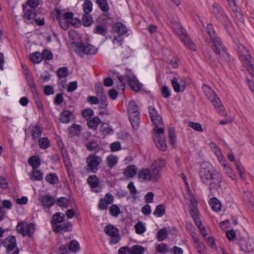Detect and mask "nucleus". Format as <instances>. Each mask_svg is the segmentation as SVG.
<instances>
[{"mask_svg":"<svg viewBox=\"0 0 254 254\" xmlns=\"http://www.w3.org/2000/svg\"><path fill=\"white\" fill-rule=\"evenodd\" d=\"M85 13H89L92 10L93 4L90 0H86L82 5Z\"/></svg>","mask_w":254,"mask_h":254,"instance_id":"nucleus-41","label":"nucleus"},{"mask_svg":"<svg viewBox=\"0 0 254 254\" xmlns=\"http://www.w3.org/2000/svg\"><path fill=\"white\" fill-rule=\"evenodd\" d=\"M130 249L131 254H144L146 251L145 248L139 245H134Z\"/></svg>","mask_w":254,"mask_h":254,"instance_id":"nucleus-34","label":"nucleus"},{"mask_svg":"<svg viewBox=\"0 0 254 254\" xmlns=\"http://www.w3.org/2000/svg\"><path fill=\"white\" fill-rule=\"evenodd\" d=\"M64 218V214L61 212H57L53 215L52 224L54 232L57 230V226H60L62 224Z\"/></svg>","mask_w":254,"mask_h":254,"instance_id":"nucleus-15","label":"nucleus"},{"mask_svg":"<svg viewBox=\"0 0 254 254\" xmlns=\"http://www.w3.org/2000/svg\"><path fill=\"white\" fill-rule=\"evenodd\" d=\"M209 203L212 209L214 211L218 212L221 210V204L218 199L216 198L211 199Z\"/></svg>","mask_w":254,"mask_h":254,"instance_id":"nucleus-30","label":"nucleus"},{"mask_svg":"<svg viewBox=\"0 0 254 254\" xmlns=\"http://www.w3.org/2000/svg\"><path fill=\"white\" fill-rule=\"evenodd\" d=\"M153 131L155 133L154 140L157 147L160 150L165 151L167 148V143L164 135V128H160Z\"/></svg>","mask_w":254,"mask_h":254,"instance_id":"nucleus-8","label":"nucleus"},{"mask_svg":"<svg viewBox=\"0 0 254 254\" xmlns=\"http://www.w3.org/2000/svg\"><path fill=\"white\" fill-rule=\"evenodd\" d=\"M43 174L37 169H32L30 178L33 181H41L43 179Z\"/></svg>","mask_w":254,"mask_h":254,"instance_id":"nucleus-29","label":"nucleus"},{"mask_svg":"<svg viewBox=\"0 0 254 254\" xmlns=\"http://www.w3.org/2000/svg\"><path fill=\"white\" fill-rule=\"evenodd\" d=\"M96 3L102 11L107 12L109 10V6L106 0H96Z\"/></svg>","mask_w":254,"mask_h":254,"instance_id":"nucleus-45","label":"nucleus"},{"mask_svg":"<svg viewBox=\"0 0 254 254\" xmlns=\"http://www.w3.org/2000/svg\"><path fill=\"white\" fill-rule=\"evenodd\" d=\"M127 82L132 90L137 92L140 90L141 88L140 84L137 79L133 76H130L129 77H127Z\"/></svg>","mask_w":254,"mask_h":254,"instance_id":"nucleus-22","label":"nucleus"},{"mask_svg":"<svg viewBox=\"0 0 254 254\" xmlns=\"http://www.w3.org/2000/svg\"><path fill=\"white\" fill-rule=\"evenodd\" d=\"M87 181L93 191H100V188L99 187V180L98 177L95 175L90 176L88 177Z\"/></svg>","mask_w":254,"mask_h":254,"instance_id":"nucleus-18","label":"nucleus"},{"mask_svg":"<svg viewBox=\"0 0 254 254\" xmlns=\"http://www.w3.org/2000/svg\"><path fill=\"white\" fill-rule=\"evenodd\" d=\"M223 167L225 173L228 175L233 180L236 179V175L234 173L233 169L231 168L229 164L227 162L226 159L223 162L220 163Z\"/></svg>","mask_w":254,"mask_h":254,"instance_id":"nucleus-23","label":"nucleus"},{"mask_svg":"<svg viewBox=\"0 0 254 254\" xmlns=\"http://www.w3.org/2000/svg\"><path fill=\"white\" fill-rule=\"evenodd\" d=\"M73 118V113L67 110L64 111L60 115V120L63 123H68Z\"/></svg>","mask_w":254,"mask_h":254,"instance_id":"nucleus-24","label":"nucleus"},{"mask_svg":"<svg viewBox=\"0 0 254 254\" xmlns=\"http://www.w3.org/2000/svg\"><path fill=\"white\" fill-rule=\"evenodd\" d=\"M150 118L152 124L154 126L153 130H157L160 128H164L162 117L158 111L153 106H150L148 108Z\"/></svg>","mask_w":254,"mask_h":254,"instance_id":"nucleus-7","label":"nucleus"},{"mask_svg":"<svg viewBox=\"0 0 254 254\" xmlns=\"http://www.w3.org/2000/svg\"><path fill=\"white\" fill-rule=\"evenodd\" d=\"M27 6L26 5H23V10L24 11V14L23 16L24 20L27 22L28 21L34 19L36 16V13L34 9H27Z\"/></svg>","mask_w":254,"mask_h":254,"instance_id":"nucleus-21","label":"nucleus"},{"mask_svg":"<svg viewBox=\"0 0 254 254\" xmlns=\"http://www.w3.org/2000/svg\"><path fill=\"white\" fill-rule=\"evenodd\" d=\"M210 147L212 151L216 156L218 161L221 163L224 162L226 160L224 156L222 155L221 149L214 142H211L210 143Z\"/></svg>","mask_w":254,"mask_h":254,"instance_id":"nucleus-20","label":"nucleus"},{"mask_svg":"<svg viewBox=\"0 0 254 254\" xmlns=\"http://www.w3.org/2000/svg\"><path fill=\"white\" fill-rule=\"evenodd\" d=\"M189 126L196 131L199 132L203 131V128L199 123L191 122L189 123Z\"/></svg>","mask_w":254,"mask_h":254,"instance_id":"nucleus-54","label":"nucleus"},{"mask_svg":"<svg viewBox=\"0 0 254 254\" xmlns=\"http://www.w3.org/2000/svg\"><path fill=\"white\" fill-rule=\"evenodd\" d=\"M110 213L114 217H118L121 211L117 204L111 205L109 208Z\"/></svg>","mask_w":254,"mask_h":254,"instance_id":"nucleus-44","label":"nucleus"},{"mask_svg":"<svg viewBox=\"0 0 254 254\" xmlns=\"http://www.w3.org/2000/svg\"><path fill=\"white\" fill-rule=\"evenodd\" d=\"M102 158L95 154H90L86 159L87 164V170L96 173L98 170V166L102 162Z\"/></svg>","mask_w":254,"mask_h":254,"instance_id":"nucleus-11","label":"nucleus"},{"mask_svg":"<svg viewBox=\"0 0 254 254\" xmlns=\"http://www.w3.org/2000/svg\"><path fill=\"white\" fill-rule=\"evenodd\" d=\"M57 204L62 208H66L68 206L69 201L65 197H61L58 199Z\"/></svg>","mask_w":254,"mask_h":254,"instance_id":"nucleus-46","label":"nucleus"},{"mask_svg":"<svg viewBox=\"0 0 254 254\" xmlns=\"http://www.w3.org/2000/svg\"><path fill=\"white\" fill-rule=\"evenodd\" d=\"M83 24L85 26H90L92 22V17L89 13H85L82 18Z\"/></svg>","mask_w":254,"mask_h":254,"instance_id":"nucleus-43","label":"nucleus"},{"mask_svg":"<svg viewBox=\"0 0 254 254\" xmlns=\"http://www.w3.org/2000/svg\"><path fill=\"white\" fill-rule=\"evenodd\" d=\"M169 139L172 145H174L176 143V134L173 127L169 128Z\"/></svg>","mask_w":254,"mask_h":254,"instance_id":"nucleus-50","label":"nucleus"},{"mask_svg":"<svg viewBox=\"0 0 254 254\" xmlns=\"http://www.w3.org/2000/svg\"><path fill=\"white\" fill-rule=\"evenodd\" d=\"M238 53L243 66L254 77V59L243 45L240 44L238 46Z\"/></svg>","mask_w":254,"mask_h":254,"instance_id":"nucleus-3","label":"nucleus"},{"mask_svg":"<svg viewBox=\"0 0 254 254\" xmlns=\"http://www.w3.org/2000/svg\"><path fill=\"white\" fill-rule=\"evenodd\" d=\"M164 165V160H158L155 162L151 169H144L140 171L138 177L143 180L156 182L160 176V168Z\"/></svg>","mask_w":254,"mask_h":254,"instance_id":"nucleus-2","label":"nucleus"},{"mask_svg":"<svg viewBox=\"0 0 254 254\" xmlns=\"http://www.w3.org/2000/svg\"><path fill=\"white\" fill-rule=\"evenodd\" d=\"M199 177L203 183L209 185L210 190L217 189L220 187L222 182L221 174L208 162L202 163L199 170Z\"/></svg>","mask_w":254,"mask_h":254,"instance_id":"nucleus-1","label":"nucleus"},{"mask_svg":"<svg viewBox=\"0 0 254 254\" xmlns=\"http://www.w3.org/2000/svg\"><path fill=\"white\" fill-rule=\"evenodd\" d=\"M75 50L78 54L94 55L97 52V49L94 46L84 43L77 44Z\"/></svg>","mask_w":254,"mask_h":254,"instance_id":"nucleus-13","label":"nucleus"},{"mask_svg":"<svg viewBox=\"0 0 254 254\" xmlns=\"http://www.w3.org/2000/svg\"><path fill=\"white\" fill-rule=\"evenodd\" d=\"M68 69L66 67L60 68L57 71V74L60 78H64L68 74Z\"/></svg>","mask_w":254,"mask_h":254,"instance_id":"nucleus-53","label":"nucleus"},{"mask_svg":"<svg viewBox=\"0 0 254 254\" xmlns=\"http://www.w3.org/2000/svg\"><path fill=\"white\" fill-rule=\"evenodd\" d=\"M171 25L174 32L179 36L180 39L183 41L186 46L190 50L195 51L196 46L190 38L186 35L183 27L177 19L171 21Z\"/></svg>","mask_w":254,"mask_h":254,"instance_id":"nucleus-4","label":"nucleus"},{"mask_svg":"<svg viewBox=\"0 0 254 254\" xmlns=\"http://www.w3.org/2000/svg\"><path fill=\"white\" fill-rule=\"evenodd\" d=\"M162 95L164 98H169L171 95V91L168 87L166 86H164L162 89Z\"/></svg>","mask_w":254,"mask_h":254,"instance_id":"nucleus-63","label":"nucleus"},{"mask_svg":"<svg viewBox=\"0 0 254 254\" xmlns=\"http://www.w3.org/2000/svg\"><path fill=\"white\" fill-rule=\"evenodd\" d=\"M168 235L167 230L166 228H163L159 230L157 234V239L159 241L161 242L167 238Z\"/></svg>","mask_w":254,"mask_h":254,"instance_id":"nucleus-42","label":"nucleus"},{"mask_svg":"<svg viewBox=\"0 0 254 254\" xmlns=\"http://www.w3.org/2000/svg\"><path fill=\"white\" fill-rule=\"evenodd\" d=\"M100 129L103 133H109L112 130L109 125L106 123H103L101 125Z\"/></svg>","mask_w":254,"mask_h":254,"instance_id":"nucleus-62","label":"nucleus"},{"mask_svg":"<svg viewBox=\"0 0 254 254\" xmlns=\"http://www.w3.org/2000/svg\"><path fill=\"white\" fill-rule=\"evenodd\" d=\"M207 33L209 35L211 40L217 37L215 35L212 25L209 24L207 26Z\"/></svg>","mask_w":254,"mask_h":254,"instance_id":"nucleus-56","label":"nucleus"},{"mask_svg":"<svg viewBox=\"0 0 254 254\" xmlns=\"http://www.w3.org/2000/svg\"><path fill=\"white\" fill-rule=\"evenodd\" d=\"M202 89L206 96L213 104L215 110L219 114H223L225 109L215 92L210 87L206 84L202 86Z\"/></svg>","mask_w":254,"mask_h":254,"instance_id":"nucleus-5","label":"nucleus"},{"mask_svg":"<svg viewBox=\"0 0 254 254\" xmlns=\"http://www.w3.org/2000/svg\"><path fill=\"white\" fill-rule=\"evenodd\" d=\"M187 198L190 199V201L191 203V204H190V215L193 218H196L197 217L198 213L197 208V201L195 197L190 193H189V196Z\"/></svg>","mask_w":254,"mask_h":254,"instance_id":"nucleus-17","label":"nucleus"},{"mask_svg":"<svg viewBox=\"0 0 254 254\" xmlns=\"http://www.w3.org/2000/svg\"><path fill=\"white\" fill-rule=\"evenodd\" d=\"M28 163L33 169H37L41 164V160L39 156H33L29 159Z\"/></svg>","mask_w":254,"mask_h":254,"instance_id":"nucleus-28","label":"nucleus"},{"mask_svg":"<svg viewBox=\"0 0 254 254\" xmlns=\"http://www.w3.org/2000/svg\"><path fill=\"white\" fill-rule=\"evenodd\" d=\"M98 103L100 104L101 108L105 109L108 106L106 96L99 98Z\"/></svg>","mask_w":254,"mask_h":254,"instance_id":"nucleus-61","label":"nucleus"},{"mask_svg":"<svg viewBox=\"0 0 254 254\" xmlns=\"http://www.w3.org/2000/svg\"><path fill=\"white\" fill-rule=\"evenodd\" d=\"M72 228L71 224L68 222H65L64 224H62L60 226H57V230L55 232L56 233H59L61 231H69L71 230Z\"/></svg>","mask_w":254,"mask_h":254,"instance_id":"nucleus-32","label":"nucleus"},{"mask_svg":"<svg viewBox=\"0 0 254 254\" xmlns=\"http://www.w3.org/2000/svg\"><path fill=\"white\" fill-rule=\"evenodd\" d=\"M113 29L115 32L118 33L120 35H124L127 32V29L125 25L121 23L115 24L113 26Z\"/></svg>","mask_w":254,"mask_h":254,"instance_id":"nucleus-27","label":"nucleus"},{"mask_svg":"<svg viewBox=\"0 0 254 254\" xmlns=\"http://www.w3.org/2000/svg\"><path fill=\"white\" fill-rule=\"evenodd\" d=\"M211 41L212 42V49L214 52L216 54L219 55L222 59H226L228 57V54L221 39L218 37H216L211 40Z\"/></svg>","mask_w":254,"mask_h":254,"instance_id":"nucleus-12","label":"nucleus"},{"mask_svg":"<svg viewBox=\"0 0 254 254\" xmlns=\"http://www.w3.org/2000/svg\"><path fill=\"white\" fill-rule=\"evenodd\" d=\"M41 55L42 59H44L47 60H51L53 57L52 53L48 50H44Z\"/></svg>","mask_w":254,"mask_h":254,"instance_id":"nucleus-64","label":"nucleus"},{"mask_svg":"<svg viewBox=\"0 0 254 254\" xmlns=\"http://www.w3.org/2000/svg\"><path fill=\"white\" fill-rule=\"evenodd\" d=\"M165 213V206L164 204H160L156 206L153 214L158 217L162 216Z\"/></svg>","mask_w":254,"mask_h":254,"instance_id":"nucleus-36","label":"nucleus"},{"mask_svg":"<svg viewBox=\"0 0 254 254\" xmlns=\"http://www.w3.org/2000/svg\"><path fill=\"white\" fill-rule=\"evenodd\" d=\"M68 249L69 252L75 253L79 251L80 246L78 242L75 240L70 241L68 245Z\"/></svg>","mask_w":254,"mask_h":254,"instance_id":"nucleus-38","label":"nucleus"},{"mask_svg":"<svg viewBox=\"0 0 254 254\" xmlns=\"http://www.w3.org/2000/svg\"><path fill=\"white\" fill-rule=\"evenodd\" d=\"M156 250L158 252L165 254L168 252V247L167 245L162 243L156 246Z\"/></svg>","mask_w":254,"mask_h":254,"instance_id":"nucleus-55","label":"nucleus"},{"mask_svg":"<svg viewBox=\"0 0 254 254\" xmlns=\"http://www.w3.org/2000/svg\"><path fill=\"white\" fill-rule=\"evenodd\" d=\"M127 112L132 127L137 128L140 123V117L138 107L134 101L128 103Z\"/></svg>","mask_w":254,"mask_h":254,"instance_id":"nucleus-6","label":"nucleus"},{"mask_svg":"<svg viewBox=\"0 0 254 254\" xmlns=\"http://www.w3.org/2000/svg\"><path fill=\"white\" fill-rule=\"evenodd\" d=\"M171 83L174 90L176 92L183 91L186 86V82L184 80H179L177 77H174L171 80Z\"/></svg>","mask_w":254,"mask_h":254,"instance_id":"nucleus-16","label":"nucleus"},{"mask_svg":"<svg viewBox=\"0 0 254 254\" xmlns=\"http://www.w3.org/2000/svg\"><path fill=\"white\" fill-rule=\"evenodd\" d=\"M2 244L6 249L7 254H19V250L16 246V241L14 236H8L2 242Z\"/></svg>","mask_w":254,"mask_h":254,"instance_id":"nucleus-9","label":"nucleus"},{"mask_svg":"<svg viewBox=\"0 0 254 254\" xmlns=\"http://www.w3.org/2000/svg\"><path fill=\"white\" fill-rule=\"evenodd\" d=\"M42 131V129L39 126H35L31 130L32 137L34 139L39 138Z\"/></svg>","mask_w":254,"mask_h":254,"instance_id":"nucleus-39","label":"nucleus"},{"mask_svg":"<svg viewBox=\"0 0 254 254\" xmlns=\"http://www.w3.org/2000/svg\"><path fill=\"white\" fill-rule=\"evenodd\" d=\"M94 32L98 34L104 35L107 33V29L105 25L98 24L94 29Z\"/></svg>","mask_w":254,"mask_h":254,"instance_id":"nucleus-47","label":"nucleus"},{"mask_svg":"<svg viewBox=\"0 0 254 254\" xmlns=\"http://www.w3.org/2000/svg\"><path fill=\"white\" fill-rule=\"evenodd\" d=\"M81 127L79 125L73 124L69 128V134L71 136L78 135L80 133Z\"/></svg>","mask_w":254,"mask_h":254,"instance_id":"nucleus-37","label":"nucleus"},{"mask_svg":"<svg viewBox=\"0 0 254 254\" xmlns=\"http://www.w3.org/2000/svg\"><path fill=\"white\" fill-rule=\"evenodd\" d=\"M118 254H131V249L127 246L122 247L119 249Z\"/></svg>","mask_w":254,"mask_h":254,"instance_id":"nucleus-60","label":"nucleus"},{"mask_svg":"<svg viewBox=\"0 0 254 254\" xmlns=\"http://www.w3.org/2000/svg\"><path fill=\"white\" fill-rule=\"evenodd\" d=\"M31 61L34 63H40L42 61V56L40 53L35 52L30 55Z\"/></svg>","mask_w":254,"mask_h":254,"instance_id":"nucleus-40","label":"nucleus"},{"mask_svg":"<svg viewBox=\"0 0 254 254\" xmlns=\"http://www.w3.org/2000/svg\"><path fill=\"white\" fill-rule=\"evenodd\" d=\"M104 231L106 234L111 237V243L115 244L118 243L120 237L119 235V231L117 228L112 225H108L105 227Z\"/></svg>","mask_w":254,"mask_h":254,"instance_id":"nucleus-14","label":"nucleus"},{"mask_svg":"<svg viewBox=\"0 0 254 254\" xmlns=\"http://www.w3.org/2000/svg\"><path fill=\"white\" fill-rule=\"evenodd\" d=\"M117 162L118 159L114 155H110L107 158V163L110 168H112Z\"/></svg>","mask_w":254,"mask_h":254,"instance_id":"nucleus-51","label":"nucleus"},{"mask_svg":"<svg viewBox=\"0 0 254 254\" xmlns=\"http://www.w3.org/2000/svg\"><path fill=\"white\" fill-rule=\"evenodd\" d=\"M16 230L24 237L26 236L31 237L35 231L34 225L33 223L22 221L18 223Z\"/></svg>","mask_w":254,"mask_h":254,"instance_id":"nucleus-10","label":"nucleus"},{"mask_svg":"<svg viewBox=\"0 0 254 254\" xmlns=\"http://www.w3.org/2000/svg\"><path fill=\"white\" fill-rule=\"evenodd\" d=\"M46 180L50 184L55 185L59 183V179L55 173H49L45 177Z\"/></svg>","mask_w":254,"mask_h":254,"instance_id":"nucleus-33","label":"nucleus"},{"mask_svg":"<svg viewBox=\"0 0 254 254\" xmlns=\"http://www.w3.org/2000/svg\"><path fill=\"white\" fill-rule=\"evenodd\" d=\"M39 144L41 148L46 149L50 146V141L46 137H42L39 139Z\"/></svg>","mask_w":254,"mask_h":254,"instance_id":"nucleus-52","label":"nucleus"},{"mask_svg":"<svg viewBox=\"0 0 254 254\" xmlns=\"http://www.w3.org/2000/svg\"><path fill=\"white\" fill-rule=\"evenodd\" d=\"M82 115L86 119H89L93 115V111L91 109H85L82 111Z\"/></svg>","mask_w":254,"mask_h":254,"instance_id":"nucleus-59","label":"nucleus"},{"mask_svg":"<svg viewBox=\"0 0 254 254\" xmlns=\"http://www.w3.org/2000/svg\"><path fill=\"white\" fill-rule=\"evenodd\" d=\"M39 3V0H27L26 4L25 5H27L31 8L34 9L38 6Z\"/></svg>","mask_w":254,"mask_h":254,"instance_id":"nucleus-58","label":"nucleus"},{"mask_svg":"<svg viewBox=\"0 0 254 254\" xmlns=\"http://www.w3.org/2000/svg\"><path fill=\"white\" fill-rule=\"evenodd\" d=\"M100 123L101 120L98 117L93 118L87 122L88 127L93 129H96Z\"/></svg>","mask_w":254,"mask_h":254,"instance_id":"nucleus-35","label":"nucleus"},{"mask_svg":"<svg viewBox=\"0 0 254 254\" xmlns=\"http://www.w3.org/2000/svg\"><path fill=\"white\" fill-rule=\"evenodd\" d=\"M41 202L44 208H50L55 203L54 198L48 195H44L41 198Z\"/></svg>","mask_w":254,"mask_h":254,"instance_id":"nucleus-25","label":"nucleus"},{"mask_svg":"<svg viewBox=\"0 0 254 254\" xmlns=\"http://www.w3.org/2000/svg\"><path fill=\"white\" fill-rule=\"evenodd\" d=\"M137 173V169L134 165H129L127 167L124 172L125 175L127 177H133Z\"/></svg>","mask_w":254,"mask_h":254,"instance_id":"nucleus-31","label":"nucleus"},{"mask_svg":"<svg viewBox=\"0 0 254 254\" xmlns=\"http://www.w3.org/2000/svg\"><path fill=\"white\" fill-rule=\"evenodd\" d=\"M240 246L241 249L246 253H250L254 251V241L252 239L245 240Z\"/></svg>","mask_w":254,"mask_h":254,"instance_id":"nucleus-19","label":"nucleus"},{"mask_svg":"<svg viewBox=\"0 0 254 254\" xmlns=\"http://www.w3.org/2000/svg\"><path fill=\"white\" fill-rule=\"evenodd\" d=\"M96 91L98 98L106 96L104 92V88L100 82L97 83L96 84Z\"/></svg>","mask_w":254,"mask_h":254,"instance_id":"nucleus-49","label":"nucleus"},{"mask_svg":"<svg viewBox=\"0 0 254 254\" xmlns=\"http://www.w3.org/2000/svg\"><path fill=\"white\" fill-rule=\"evenodd\" d=\"M57 18L59 20L61 27L64 30H66L70 24L72 25H74L73 22L62 18L61 13L59 11H57Z\"/></svg>","mask_w":254,"mask_h":254,"instance_id":"nucleus-26","label":"nucleus"},{"mask_svg":"<svg viewBox=\"0 0 254 254\" xmlns=\"http://www.w3.org/2000/svg\"><path fill=\"white\" fill-rule=\"evenodd\" d=\"M135 232L138 234H142L146 230V228L144 224L142 222H139L134 226Z\"/></svg>","mask_w":254,"mask_h":254,"instance_id":"nucleus-48","label":"nucleus"},{"mask_svg":"<svg viewBox=\"0 0 254 254\" xmlns=\"http://www.w3.org/2000/svg\"><path fill=\"white\" fill-rule=\"evenodd\" d=\"M194 241L196 244V247L199 253L200 254H203L204 251V245L199 242L198 238L195 239Z\"/></svg>","mask_w":254,"mask_h":254,"instance_id":"nucleus-57","label":"nucleus"}]
</instances>
